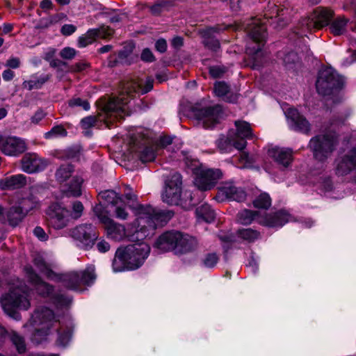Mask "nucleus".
<instances>
[{
    "label": "nucleus",
    "instance_id": "1",
    "mask_svg": "<svg viewBox=\"0 0 356 356\" xmlns=\"http://www.w3.org/2000/svg\"><path fill=\"white\" fill-rule=\"evenodd\" d=\"M137 218L132 225L135 231L130 233L125 227L111 218L104 225L108 237L121 241L127 237L131 241H143L147 237H151L154 230L166 222L167 215L151 206H140L137 209Z\"/></svg>",
    "mask_w": 356,
    "mask_h": 356
},
{
    "label": "nucleus",
    "instance_id": "2",
    "mask_svg": "<svg viewBox=\"0 0 356 356\" xmlns=\"http://www.w3.org/2000/svg\"><path fill=\"white\" fill-rule=\"evenodd\" d=\"M136 242L117 250L113 261V269L115 272L134 270L143 264L149 255L150 248L143 241Z\"/></svg>",
    "mask_w": 356,
    "mask_h": 356
},
{
    "label": "nucleus",
    "instance_id": "3",
    "mask_svg": "<svg viewBox=\"0 0 356 356\" xmlns=\"http://www.w3.org/2000/svg\"><path fill=\"white\" fill-rule=\"evenodd\" d=\"M154 79L147 77L145 81H131L125 83L123 92L116 98L111 99L105 106V111L111 115L114 113L117 116L122 117L127 109V105L130 102L133 93L145 94L153 88Z\"/></svg>",
    "mask_w": 356,
    "mask_h": 356
},
{
    "label": "nucleus",
    "instance_id": "4",
    "mask_svg": "<svg viewBox=\"0 0 356 356\" xmlns=\"http://www.w3.org/2000/svg\"><path fill=\"white\" fill-rule=\"evenodd\" d=\"M197 245L198 243L195 237L178 231L163 233L154 243V247L161 252L175 250L179 253L193 251Z\"/></svg>",
    "mask_w": 356,
    "mask_h": 356
},
{
    "label": "nucleus",
    "instance_id": "5",
    "mask_svg": "<svg viewBox=\"0 0 356 356\" xmlns=\"http://www.w3.org/2000/svg\"><path fill=\"white\" fill-rule=\"evenodd\" d=\"M58 323L52 310L47 307H40L35 310L29 322L24 326L33 328L31 340L35 344L45 341L51 329Z\"/></svg>",
    "mask_w": 356,
    "mask_h": 356
},
{
    "label": "nucleus",
    "instance_id": "6",
    "mask_svg": "<svg viewBox=\"0 0 356 356\" xmlns=\"http://www.w3.org/2000/svg\"><path fill=\"white\" fill-rule=\"evenodd\" d=\"M182 179L179 173L175 172L165 181L164 191L162 193V200L164 202L171 205H180L186 209L191 208L193 202L192 194L186 191L181 193Z\"/></svg>",
    "mask_w": 356,
    "mask_h": 356
},
{
    "label": "nucleus",
    "instance_id": "7",
    "mask_svg": "<svg viewBox=\"0 0 356 356\" xmlns=\"http://www.w3.org/2000/svg\"><path fill=\"white\" fill-rule=\"evenodd\" d=\"M245 29L247 32L254 43L253 45L248 44L246 51L252 56L254 61L252 68L256 69L260 66L257 58L263 55L261 51L266 38V27L265 22H261L259 18H252L247 24Z\"/></svg>",
    "mask_w": 356,
    "mask_h": 356
},
{
    "label": "nucleus",
    "instance_id": "8",
    "mask_svg": "<svg viewBox=\"0 0 356 356\" xmlns=\"http://www.w3.org/2000/svg\"><path fill=\"white\" fill-rule=\"evenodd\" d=\"M29 293L26 287H15L3 296L0 300L1 305L4 312L16 321L21 319V315L17 309H28L30 302Z\"/></svg>",
    "mask_w": 356,
    "mask_h": 356
},
{
    "label": "nucleus",
    "instance_id": "9",
    "mask_svg": "<svg viewBox=\"0 0 356 356\" xmlns=\"http://www.w3.org/2000/svg\"><path fill=\"white\" fill-rule=\"evenodd\" d=\"M96 279L95 268L89 266L83 270L71 271L63 274H56L53 281L61 282L70 290L78 291L82 285L90 286Z\"/></svg>",
    "mask_w": 356,
    "mask_h": 356
},
{
    "label": "nucleus",
    "instance_id": "10",
    "mask_svg": "<svg viewBox=\"0 0 356 356\" xmlns=\"http://www.w3.org/2000/svg\"><path fill=\"white\" fill-rule=\"evenodd\" d=\"M337 136L334 132L317 135L311 138L309 147L316 160L323 162L329 158L337 145Z\"/></svg>",
    "mask_w": 356,
    "mask_h": 356
},
{
    "label": "nucleus",
    "instance_id": "11",
    "mask_svg": "<svg viewBox=\"0 0 356 356\" xmlns=\"http://www.w3.org/2000/svg\"><path fill=\"white\" fill-rule=\"evenodd\" d=\"M343 83L342 77L333 68L326 67L319 71L316 86L318 92L325 96L339 89Z\"/></svg>",
    "mask_w": 356,
    "mask_h": 356
},
{
    "label": "nucleus",
    "instance_id": "12",
    "mask_svg": "<svg viewBox=\"0 0 356 356\" xmlns=\"http://www.w3.org/2000/svg\"><path fill=\"white\" fill-rule=\"evenodd\" d=\"M70 236L77 242V245L84 250L92 248L98 239V231L91 223H83L71 229Z\"/></svg>",
    "mask_w": 356,
    "mask_h": 356
},
{
    "label": "nucleus",
    "instance_id": "13",
    "mask_svg": "<svg viewBox=\"0 0 356 356\" xmlns=\"http://www.w3.org/2000/svg\"><path fill=\"white\" fill-rule=\"evenodd\" d=\"M192 112L197 124L204 128H211L215 126L222 116V108L220 105L201 108L194 107Z\"/></svg>",
    "mask_w": 356,
    "mask_h": 356
},
{
    "label": "nucleus",
    "instance_id": "14",
    "mask_svg": "<svg viewBox=\"0 0 356 356\" xmlns=\"http://www.w3.org/2000/svg\"><path fill=\"white\" fill-rule=\"evenodd\" d=\"M334 12L328 8L318 7L308 17L302 20V26L308 30L312 29H320L330 25Z\"/></svg>",
    "mask_w": 356,
    "mask_h": 356
},
{
    "label": "nucleus",
    "instance_id": "15",
    "mask_svg": "<svg viewBox=\"0 0 356 356\" xmlns=\"http://www.w3.org/2000/svg\"><path fill=\"white\" fill-rule=\"evenodd\" d=\"M222 177L218 169H200L195 178V185L202 191H209L214 187L218 180Z\"/></svg>",
    "mask_w": 356,
    "mask_h": 356
},
{
    "label": "nucleus",
    "instance_id": "16",
    "mask_svg": "<svg viewBox=\"0 0 356 356\" xmlns=\"http://www.w3.org/2000/svg\"><path fill=\"white\" fill-rule=\"evenodd\" d=\"M47 214L48 224L56 229L65 227L68 223V211L58 203L49 206Z\"/></svg>",
    "mask_w": 356,
    "mask_h": 356
},
{
    "label": "nucleus",
    "instance_id": "17",
    "mask_svg": "<svg viewBox=\"0 0 356 356\" xmlns=\"http://www.w3.org/2000/svg\"><path fill=\"white\" fill-rule=\"evenodd\" d=\"M335 173L345 176L351 172L355 174L356 181V149H353L335 161Z\"/></svg>",
    "mask_w": 356,
    "mask_h": 356
},
{
    "label": "nucleus",
    "instance_id": "18",
    "mask_svg": "<svg viewBox=\"0 0 356 356\" xmlns=\"http://www.w3.org/2000/svg\"><path fill=\"white\" fill-rule=\"evenodd\" d=\"M21 165L24 172L31 174L43 170L47 162L35 153H27L23 156Z\"/></svg>",
    "mask_w": 356,
    "mask_h": 356
},
{
    "label": "nucleus",
    "instance_id": "19",
    "mask_svg": "<svg viewBox=\"0 0 356 356\" xmlns=\"http://www.w3.org/2000/svg\"><path fill=\"white\" fill-rule=\"evenodd\" d=\"M25 272L29 282L33 286L36 292L41 296H51L54 292L51 285L42 280V279L34 272L31 266H26Z\"/></svg>",
    "mask_w": 356,
    "mask_h": 356
},
{
    "label": "nucleus",
    "instance_id": "20",
    "mask_svg": "<svg viewBox=\"0 0 356 356\" xmlns=\"http://www.w3.org/2000/svg\"><path fill=\"white\" fill-rule=\"evenodd\" d=\"M216 145L222 153H230L234 149H243L247 145L246 141L237 140L232 132L229 131L228 135L221 136L216 141Z\"/></svg>",
    "mask_w": 356,
    "mask_h": 356
},
{
    "label": "nucleus",
    "instance_id": "21",
    "mask_svg": "<svg viewBox=\"0 0 356 356\" xmlns=\"http://www.w3.org/2000/svg\"><path fill=\"white\" fill-rule=\"evenodd\" d=\"M268 156L282 168H288L292 163L293 151L289 148L275 147L268 149Z\"/></svg>",
    "mask_w": 356,
    "mask_h": 356
},
{
    "label": "nucleus",
    "instance_id": "22",
    "mask_svg": "<svg viewBox=\"0 0 356 356\" xmlns=\"http://www.w3.org/2000/svg\"><path fill=\"white\" fill-rule=\"evenodd\" d=\"M26 149V145L22 139L15 136H6L1 152L7 156H15Z\"/></svg>",
    "mask_w": 356,
    "mask_h": 356
},
{
    "label": "nucleus",
    "instance_id": "23",
    "mask_svg": "<svg viewBox=\"0 0 356 356\" xmlns=\"http://www.w3.org/2000/svg\"><path fill=\"white\" fill-rule=\"evenodd\" d=\"M286 117L289 121V125L295 131L308 133L310 130V124L306 118L300 115L294 108H289L286 112Z\"/></svg>",
    "mask_w": 356,
    "mask_h": 356
},
{
    "label": "nucleus",
    "instance_id": "24",
    "mask_svg": "<svg viewBox=\"0 0 356 356\" xmlns=\"http://www.w3.org/2000/svg\"><path fill=\"white\" fill-rule=\"evenodd\" d=\"M289 214L286 211L280 210L273 213L266 214L264 217L259 218L258 222L267 227H282L289 221Z\"/></svg>",
    "mask_w": 356,
    "mask_h": 356
},
{
    "label": "nucleus",
    "instance_id": "25",
    "mask_svg": "<svg viewBox=\"0 0 356 356\" xmlns=\"http://www.w3.org/2000/svg\"><path fill=\"white\" fill-rule=\"evenodd\" d=\"M219 195L236 202L244 201L246 198L245 192L241 188L236 187L232 183H225L221 186L219 188Z\"/></svg>",
    "mask_w": 356,
    "mask_h": 356
},
{
    "label": "nucleus",
    "instance_id": "26",
    "mask_svg": "<svg viewBox=\"0 0 356 356\" xmlns=\"http://www.w3.org/2000/svg\"><path fill=\"white\" fill-rule=\"evenodd\" d=\"M27 178L22 174L6 177L0 180V188L2 190L19 189L26 185Z\"/></svg>",
    "mask_w": 356,
    "mask_h": 356
},
{
    "label": "nucleus",
    "instance_id": "27",
    "mask_svg": "<svg viewBox=\"0 0 356 356\" xmlns=\"http://www.w3.org/2000/svg\"><path fill=\"white\" fill-rule=\"evenodd\" d=\"M235 126L236 127V131H230L234 134V137L237 140H243V141H246L247 139H252L254 138L251 125L248 122L237 120L235 121Z\"/></svg>",
    "mask_w": 356,
    "mask_h": 356
},
{
    "label": "nucleus",
    "instance_id": "28",
    "mask_svg": "<svg viewBox=\"0 0 356 356\" xmlns=\"http://www.w3.org/2000/svg\"><path fill=\"white\" fill-rule=\"evenodd\" d=\"M33 264L48 279L51 280L55 279L56 273L52 270L54 267V264L46 261L42 255L39 254H35L33 258Z\"/></svg>",
    "mask_w": 356,
    "mask_h": 356
},
{
    "label": "nucleus",
    "instance_id": "29",
    "mask_svg": "<svg viewBox=\"0 0 356 356\" xmlns=\"http://www.w3.org/2000/svg\"><path fill=\"white\" fill-rule=\"evenodd\" d=\"M218 31L219 29L217 27H209L201 31L202 36L204 38V44L213 51H217L220 47L219 41L212 37L213 34Z\"/></svg>",
    "mask_w": 356,
    "mask_h": 356
},
{
    "label": "nucleus",
    "instance_id": "30",
    "mask_svg": "<svg viewBox=\"0 0 356 356\" xmlns=\"http://www.w3.org/2000/svg\"><path fill=\"white\" fill-rule=\"evenodd\" d=\"M286 10L284 9H280L275 3L269 2L267 8L264 12L265 19H276L277 26L283 27L284 26L283 16L285 15Z\"/></svg>",
    "mask_w": 356,
    "mask_h": 356
},
{
    "label": "nucleus",
    "instance_id": "31",
    "mask_svg": "<svg viewBox=\"0 0 356 356\" xmlns=\"http://www.w3.org/2000/svg\"><path fill=\"white\" fill-rule=\"evenodd\" d=\"M6 221L10 226L18 225L26 216L19 207L15 203L6 211Z\"/></svg>",
    "mask_w": 356,
    "mask_h": 356
},
{
    "label": "nucleus",
    "instance_id": "32",
    "mask_svg": "<svg viewBox=\"0 0 356 356\" xmlns=\"http://www.w3.org/2000/svg\"><path fill=\"white\" fill-rule=\"evenodd\" d=\"M98 200L104 204L118 205L122 202V199L113 190L101 191L98 194Z\"/></svg>",
    "mask_w": 356,
    "mask_h": 356
},
{
    "label": "nucleus",
    "instance_id": "33",
    "mask_svg": "<svg viewBox=\"0 0 356 356\" xmlns=\"http://www.w3.org/2000/svg\"><path fill=\"white\" fill-rule=\"evenodd\" d=\"M83 179L77 176L72 177L70 184L64 189V193L67 197H78L81 195V184Z\"/></svg>",
    "mask_w": 356,
    "mask_h": 356
},
{
    "label": "nucleus",
    "instance_id": "34",
    "mask_svg": "<svg viewBox=\"0 0 356 356\" xmlns=\"http://www.w3.org/2000/svg\"><path fill=\"white\" fill-rule=\"evenodd\" d=\"M348 19L343 16H339L333 19L330 24V32L334 35H341L346 31Z\"/></svg>",
    "mask_w": 356,
    "mask_h": 356
},
{
    "label": "nucleus",
    "instance_id": "35",
    "mask_svg": "<svg viewBox=\"0 0 356 356\" xmlns=\"http://www.w3.org/2000/svg\"><path fill=\"white\" fill-rule=\"evenodd\" d=\"M195 212L199 220H202L207 222H211L216 217L214 211L207 204H203L198 207Z\"/></svg>",
    "mask_w": 356,
    "mask_h": 356
},
{
    "label": "nucleus",
    "instance_id": "36",
    "mask_svg": "<svg viewBox=\"0 0 356 356\" xmlns=\"http://www.w3.org/2000/svg\"><path fill=\"white\" fill-rule=\"evenodd\" d=\"M16 203L26 216L29 211L39 207V201L32 195L22 198Z\"/></svg>",
    "mask_w": 356,
    "mask_h": 356
},
{
    "label": "nucleus",
    "instance_id": "37",
    "mask_svg": "<svg viewBox=\"0 0 356 356\" xmlns=\"http://www.w3.org/2000/svg\"><path fill=\"white\" fill-rule=\"evenodd\" d=\"M57 332L58 337L56 340V346L60 347H65L70 342L72 337V327H67L66 328H63V326L60 325L59 328H57Z\"/></svg>",
    "mask_w": 356,
    "mask_h": 356
},
{
    "label": "nucleus",
    "instance_id": "38",
    "mask_svg": "<svg viewBox=\"0 0 356 356\" xmlns=\"http://www.w3.org/2000/svg\"><path fill=\"white\" fill-rule=\"evenodd\" d=\"M74 170L72 165L70 163L62 164L56 171L55 177L58 182H64L72 176Z\"/></svg>",
    "mask_w": 356,
    "mask_h": 356
},
{
    "label": "nucleus",
    "instance_id": "39",
    "mask_svg": "<svg viewBox=\"0 0 356 356\" xmlns=\"http://www.w3.org/2000/svg\"><path fill=\"white\" fill-rule=\"evenodd\" d=\"M51 300L58 308L68 307L72 302V298L70 296L60 291L53 293Z\"/></svg>",
    "mask_w": 356,
    "mask_h": 356
},
{
    "label": "nucleus",
    "instance_id": "40",
    "mask_svg": "<svg viewBox=\"0 0 356 356\" xmlns=\"http://www.w3.org/2000/svg\"><path fill=\"white\" fill-rule=\"evenodd\" d=\"M237 236L248 243H252L260 237V233L251 228L240 229L237 231Z\"/></svg>",
    "mask_w": 356,
    "mask_h": 356
},
{
    "label": "nucleus",
    "instance_id": "41",
    "mask_svg": "<svg viewBox=\"0 0 356 356\" xmlns=\"http://www.w3.org/2000/svg\"><path fill=\"white\" fill-rule=\"evenodd\" d=\"M9 337L12 343L15 346L19 353H23L26 351V343L24 338L22 336L19 335L16 332L13 331L9 334Z\"/></svg>",
    "mask_w": 356,
    "mask_h": 356
},
{
    "label": "nucleus",
    "instance_id": "42",
    "mask_svg": "<svg viewBox=\"0 0 356 356\" xmlns=\"http://www.w3.org/2000/svg\"><path fill=\"white\" fill-rule=\"evenodd\" d=\"M258 215L257 211L244 209L237 215L238 221L242 225H250Z\"/></svg>",
    "mask_w": 356,
    "mask_h": 356
},
{
    "label": "nucleus",
    "instance_id": "43",
    "mask_svg": "<svg viewBox=\"0 0 356 356\" xmlns=\"http://www.w3.org/2000/svg\"><path fill=\"white\" fill-rule=\"evenodd\" d=\"M254 207L259 209H268L271 205V198L267 193H261L253 201Z\"/></svg>",
    "mask_w": 356,
    "mask_h": 356
},
{
    "label": "nucleus",
    "instance_id": "44",
    "mask_svg": "<svg viewBox=\"0 0 356 356\" xmlns=\"http://www.w3.org/2000/svg\"><path fill=\"white\" fill-rule=\"evenodd\" d=\"M172 5V0H158L149 10L154 15H159L163 11L166 10Z\"/></svg>",
    "mask_w": 356,
    "mask_h": 356
},
{
    "label": "nucleus",
    "instance_id": "45",
    "mask_svg": "<svg viewBox=\"0 0 356 356\" xmlns=\"http://www.w3.org/2000/svg\"><path fill=\"white\" fill-rule=\"evenodd\" d=\"M158 146L146 147L140 153V158L142 162H150L154 160Z\"/></svg>",
    "mask_w": 356,
    "mask_h": 356
},
{
    "label": "nucleus",
    "instance_id": "46",
    "mask_svg": "<svg viewBox=\"0 0 356 356\" xmlns=\"http://www.w3.org/2000/svg\"><path fill=\"white\" fill-rule=\"evenodd\" d=\"M97 31L93 29H90L85 35H83L79 38L78 45L79 47H85L87 45L92 43L96 38Z\"/></svg>",
    "mask_w": 356,
    "mask_h": 356
},
{
    "label": "nucleus",
    "instance_id": "47",
    "mask_svg": "<svg viewBox=\"0 0 356 356\" xmlns=\"http://www.w3.org/2000/svg\"><path fill=\"white\" fill-rule=\"evenodd\" d=\"M124 197L127 200V204H129V207L135 211V214L136 215L137 209L143 206L142 204H137V195H135L131 189L127 186V190L124 192Z\"/></svg>",
    "mask_w": 356,
    "mask_h": 356
},
{
    "label": "nucleus",
    "instance_id": "48",
    "mask_svg": "<svg viewBox=\"0 0 356 356\" xmlns=\"http://www.w3.org/2000/svg\"><path fill=\"white\" fill-rule=\"evenodd\" d=\"M104 204L99 203L93 208V211L95 216L98 218L99 221L104 224L111 218L108 216V212L106 211L104 208Z\"/></svg>",
    "mask_w": 356,
    "mask_h": 356
},
{
    "label": "nucleus",
    "instance_id": "49",
    "mask_svg": "<svg viewBox=\"0 0 356 356\" xmlns=\"http://www.w3.org/2000/svg\"><path fill=\"white\" fill-rule=\"evenodd\" d=\"M67 132L62 125L54 126L51 129L45 134V138L50 139L58 136H65Z\"/></svg>",
    "mask_w": 356,
    "mask_h": 356
},
{
    "label": "nucleus",
    "instance_id": "50",
    "mask_svg": "<svg viewBox=\"0 0 356 356\" xmlns=\"http://www.w3.org/2000/svg\"><path fill=\"white\" fill-rule=\"evenodd\" d=\"M97 119L95 116L90 115L83 118L81 120V126L82 129L88 130V129L95 127L97 124ZM90 131H86L84 132L85 135H90Z\"/></svg>",
    "mask_w": 356,
    "mask_h": 356
},
{
    "label": "nucleus",
    "instance_id": "51",
    "mask_svg": "<svg viewBox=\"0 0 356 356\" xmlns=\"http://www.w3.org/2000/svg\"><path fill=\"white\" fill-rule=\"evenodd\" d=\"M218 259L219 258L216 253H209L202 259V263L207 268H213L216 265Z\"/></svg>",
    "mask_w": 356,
    "mask_h": 356
},
{
    "label": "nucleus",
    "instance_id": "52",
    "mask_svg": "<svg viewBox=\"0 0 356 356\" xmlns=\"http://www.w3.org/2000/svg\"><path fill=\"white\" fill-rule=\"evenodd\" d=\"M229 90V87L225 82H217L214 86V92L218 97H225Z\"/></svg>",
    "mask_w": 356,
    "mask_h": 356
},
{
    "label": "nucleus",
    "instance_id": "53",
    "mask_svg": "<svg viewBox=\"0 0 356 356\" xmlns=\"http://www.w3.org/2000/svg\"><path fill=\"white\" fill-rule=\"evenodd\" d=\"M97 31L96 38L107 39L113 34V30L108 26H102L99 29H93Z\"/></svg>",
    "mask_w": 356,
    "mask_h": 356
},
{
    "label": "nucleus",
    "instance_id": "54",
    "mask_svg": "<svg viewBox=\"0 0 356 356\" xmlns=\"http://www.w3.org/2000/svg\"><path fill=\"white\" fill-rule=\"evenodd\" d=\"M69 105L71 107L81 106L84 110L88 111L90 108V104L86 100H83L81 98H74L69 101Z\"/></svg>",
    "mask_w": 356,
    "mask_h": 356
},
{
    "label": "nucleus",
    "instance_id": "55",
    "mask_svg": "<svg viewBox=\"0 0 356 356\" xmlns=\"http://www.w3.org/2000/svg\"><path fill=\"white\" fill-rule=\"evenodd\" d=\"M83 211V205L79 201H75L72 204V216L74 219L80 218Z\"/></svg>",
    "mask_w": 356,
    "mask_h": 356
},
{
    "label": "nucleus",
    "instance_id": "56",
    "mask_svg": "<svg viewBox=\"0 0 356 356\" xmlns=\"http://www.w3.org/2000/svg\"><path fill=\"white\" fill-rule=\"evenodd\" d=\"M56 22L54 17L51 16L47 18H42L36 26L37 29H47Z\"/></svg>",
    "mask_w": 356,
    "mask_h": 356
},
{
    "label": "nucleus",
    "instance_id": "57",
    "mask_svg": "<svg viewBox=\"0 0 356 356\" xmlns=\"http://www.w3.org/2000/svg\"><path fill=\"white\" fill-rule=\"evenodd\" d=\"M115 217L120 220H126L129 216V213L125 207H122L120 204L115 205Z\"/></svg>",
    "mask_w": 356,
    "mask_h": 356
},
{
    "label": "nucleus",
    "instance_id": "58",
    "mask_svg": "<svg viewBox=\"0 0 356 356\" xmlns=\"http://www.w3.org/2000/svg\"><path fill=\"white\" fill-rule=\"evenodd\" d=\"M76 50L71 47H65L63 48L60 52V56L63 59L71 60L76 56Z\"/></svg>",
    "mask_w": 356,
    "mask_h": 356
},
{
    "label": "nucleus",
    "instance_id": "59",
    "mask_svg": "<svg viewBox=\"0 0 356 356\" xmlns=\"http://www.w3.org/2000/svg\"><path fill=\"white\" fill-rule=\"evenodd\" d=\"M298 60V55L293 51L289 52L283 58L284 65L289 67L291 64L295 63Z\"/></svg>",
    "mask_w": 356,
    "mask_h": 356
},
{
    "label": "nucleus",
    "instance_id": "60",
    "mask_svg": "<svg viewBox=\"0 0 356 356\" xmlns=\"http://www.w3.org/2000/svg\"><path fill=\"white\" fill-rule=\"evenodd\" d=\"M97 250L102 253L108 252L110 250V244L104 238H99L96 243Z\"/></svg>",
    "mask_w": 356,
    "mask_h": 356
},
{
    "label": "nucleus",
    "instance_id": "61",
    "mask_svg": "<svg viewBox=\"0 0 356 356\" xmlns=\"http://www.w3.org/2000/svg\"><path fill=\"white\" fill-rule=\"evenodd\" d=\"M225 72V67L213 66L209 68V73L213 78L220 77Z\"/></svg>",
    "mask_w": 356,
    "mask_h": 356
},
{
    "label": "nucleus",
    "instance_id": "62",
    "mask_svg": "<svg viewBox=\"0 0 356 356\" xmlns=\"http://www.w3.org/2000/svg\"><path fill=\"white\" fill-rule=\"evenodd\" d=\"M34 235L41 241H47L49 236L40 227H36L33 230Z\"/></svg>",
    "mask_w": 356,
    "mask_h": 356
},
{
    "label": "nucleus",
    "instance_id": "63",
    "mask_svg": "<svg viewBox=\"0 0 356 356\" xmlns=\"http://www.w3.org/2000/svg\"><path fill=\"white\" fill-rule=\"evenodd\" d=\"M76 30V27L73 24H64L60 32L64 35H70L74 33Z\"/></svg>",
    "mask_w": 356,
    "mask_h": 356
},
{
    "label": "nucleus",
    "instance_id": "64",
    "mask_svg": "<svg viewBox=\"0 0 356 356\" xmlns=\"http://www.w3.org/2000/svg\"><path fill=\"white\" fill-rule=\"evenodd\" d=\"M155 48L161 53L165 52L167 49V42L165 40L162 38L158 40L155 43Z\"/></svg>",
    "mask_w": 356,
    "mask_h": 356
}]
</instances>
